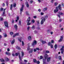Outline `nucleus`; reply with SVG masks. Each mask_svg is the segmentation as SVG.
<instances>
[{"label":"nucleus","instance_id":"obj_28","mask_svg":"<svg viewBox=\"0 0 64 64\" xmlns=\"http://www.w3.org/2000/svg\"><path fill=\"white\" fill-rule=\"evenodd\" d=\"M28 39L29 40H31V37L30 36H29L28 37Z\"/></svg>","mask_w":64,"mask_h":64},{"label":"nucleus","instance_id":"obj_11","mask_svg":"<svg viewBox=\"0 0 64 64\" xmlns=\"http://www.w3.org/2000/svg\"><path fill=\"white\" fill-rule=\"evenodd\" d=\"M56 10H55L54 11V13H56L58 11V7H56Z\"/></svg>","mask_w":64,"mask_h":64},{"label":"nucleus","instance_id":"obj_63","mask_svg":"<svg viewBox=\"0 0 64 64\" xmlns=\"http://www.w3.org/2000/svg\"><path fill=\"white\" fill-rule=\"evenodd\" d=\"M33 17L34 18L36 19V18L37 17V16H33Z\"/></svg>","mask_w":64,"mask_h":64},{"label":"nucleus","instance_id":"obj_19","mask_svg":"<svg viewBox=\"0 0 64 64\" xmlns=\"http://www.w3.org/2000/svg\"><path fill=\"white\" fill-rule=\"evenodd\" d=\"M33 30H34V29H35V26H32V28H31Z\"/></svg>","mask_w":64,"mask_h":64},{"label":"nucleus","instance_id":"obj_2","mask_svg":"<svg viewBox=\"0 0 64 64\" xmlns=\"http://www.w3.org/2000/svg\"><path fill=\"white\" fill-rule=\"evenodd\" d=\"M30 21V17H28L27 20L26 22L27 23V25H30L31 23L29 22Z\"/></svg>","mask_w":64,"mask_h":64},{"label":"nucleus","instance_id":"obj_48","mask_svg":"<svg viewBox=\"0 0 64 64\" xmlns=\"http://www.w3.org/2000/svg\"><path fill=\"white\" fill-rule=\"evenodd\" d=\"M50 47H51L52 48H53V44H51V45Z\"/></svg>","mask_w":64,"mask_h":64},{"label":"nucleus","instance_id":"obj_61","mask_svg":"<svg viewBox=\"0 0 64 64\" xmlns=\"http://www.w3.org/2000/svg\"><path fill=\"white\" fill-rule=\"evenodd\" d=\"M8 2H6V5L7 6H8Z\"/></svg>","mask_w":64,"mask_h":64},{"label":"nucleus","instance_id":"obj_38","mask_svg":"<svg viewBox=\"0 0 64 64\" xmlns=\"http://www.w3.org/2000/svg\"><path fill=\"white\" fill-rule=\"evenodd\" d=\"M22 46H24V42L23 41H22Z\"/></svg>","mask_w":64,"mask_h":64},{"label":"nucleus","instance_id":"obj_5","mask_svg":"<svg viewBox=\"0 0 64 64\" xmlns=\"http://www.w3.org/2000/svg\"><path fill=\"white\" fill-rule=\"evenodd\" d=\"M44 22H45V19L44 18H42V20L41 21V24H43L44 23Z\"/></svg>","mask_w":64,"mask_h":64},{"label":"nucleus","instance_id":"obj_10","mask_svg":"<svg viewBox=\"0 0 64 64\" xmlns=\"http://www.w3.org/2000/svg\"><path fill=\"white\" fill-rule=\"evenodd\" d=\"M4 25L6 27H8V22L7 21L5 22H4Z\"/></svg>","mask_w":64,"mask_h":64},{"label":"nucleus","instance_id":"obj_54","mask_svg":"<svg viewBox=\"0 0 64 64\" xmlns=\"http://www.w3.org/2000/svg\"><path fill=\"white\" fill-rule=\"evenodd\" d=\"M24 62H27V60H24Z\"/></svg>","mask_w":64,"mask_h":64},{"label":"nucleus","instance_id":"obj_43","mask_svg":"<svg viewBox=\"0 0 64 64\" xmlns=\"http://www.w3.org/2000/svg\"><path fill=\"white\" fill-rule=\"evenodd\" d=\"M58 4V2H56L54 4V5L55 6H57Z\"/></svg>","mask_w":64,"mask_h":64},{"label":"nucleus","instance_id":"obj_49","mask_svg":"<svg viewBox=\"0 0 64 64\" xmlns=\"http://www.w3.org/2000/svg\"><path fill=\"white\" fill-rule=\"evenodd\" d=\"M19 16H17L16 18L17 20H19Z\"/></svg>","mask_w":64,"mask_h":64},{"label":"nucleus","instance_id":"obj_50","mask_svg":"<svg viewBox=\"0 0 64 64\" xmlns=\"http://www.w3.org/2000/svg\"><path fill=\"white\" fill-rule=\"evenodd\" d=\"M36 63L37 64H39L40 63V62L39 61H38L36 62Z\"/></svg>","mask_w":64,"mask_h":64},{"label":"nucleus","instance_id":"obj_29","mask_svg":"<svg viewBox=\"0 0 64 64\" xmlns=\"http://www.w3.org/2000/svg\"><path fill=\"white\" fill-rule=\"evenodd\" d=\"M5 59L6 61H8L9 60V59H8V58L7 57H6L5 58Z\"/></svg>","mask_w":64,"mask_h":64},{"label":"nucleus","instance_id":"obj_15","mask_svg":"<svg viewBox=\"0 0 64 64\" xmlns=\"http://www.w3.org/2000/svg\"><path fill=\"white\" fill-rule=\"evenodd\" d=\"M51 59V57H49L47 58V60L48 62H49V61Z\"/></svg>","mask_w":64,"mask_h":64},{"label":"nucleus","instance_id":"obj_17","mask_svg":"<svg viewBox=\"0 0 64 64\" xmlns=\"http://www.w3.org/2000/svg\"><path fill=\"white\" fill-rule=\"evenodd\" d=\"M15 42V39H14L11 42V44H13L14 43V42Z\"/></svg>","mask_w":64,"mask_h":64},{"label":"nucleus","instance_id":"obj_24","mask_svg":"<svg viewBox=\"0 0 64 64\" xmlns=\"http://www.w3.org/2000/svg\"><path fill=\"white\" fill-rule=\"evenodd\" d=\"M14 27L16 30H17V26L16 24H15L14 25Z\"/></svg>","mask_w":64,"mask_h":64},{"label":"nucleus","instance_id":"obj_18","mask_svg":"<svg viewBox=\"0 0 64 64\" xmlns=\"http://www.w3.org/2000/svg\"><path fill=\"white\" fill-rule=\"evenodd\" d=\"M6 54L7 55H8V56H10V55H11V54L10 53V52H6Z\"/></svg>","mask_w":64,"mask_h":64},{"label":"nucleus","instance_id":"obj_46","mask_svg":"<svg viewBox=\"0 0 64 64\" xmlns=\"http://www.w3.org/2000/svg\"><path fill=\"white\" fill-rule=\"evenodd\" d=\"M36 50H38V51H39V50H40V49H39V48H36Z\"/></svg>","mask_w":64,"mask_h":64},{"label":"nucleus","instance_id":"obj_64","mask_svg":"<svg viewBox=\"0 0 64 64\" xmlns=\"http://www.w3.org/2000/svg\"><path fill=\"white\" fill-rule=\"evenodd\" d=\"M59 21L60 22H61V21H62V19H60Z\"/></svg>","mask_w":64,"mask_h":64},{"label":"nucleus","instance_id":"obj_8","mask_svg":"<svg viewBox=\"0 0 64 64\" xmlns=\"http://www.w3.org/2000/svg\"><path fill=\"white\" fill-rule=\"evenodd\" d=\"M37 44V42L36 40H34L32 44V46H34V45Z\"/></svg>","mask_w":64,"mask_h":64},{"label":"nucleus","instance_id":"obj_12","mask_svg":"<svg viewBox=\"0 0 64 64\" xmlns=\"http://www.w3.org/2000/svg\"><path fill=\"white\" fill-rule=\"evenodd\" d=\"M26 4L27 7L28 8L29 6V4H28V2H26Z\"/></svg>","mask_w":64,"mask_h":64},{"label":"nucleus","instance_id":"obj_41","mask_svg":"<svg viewBox=\"0 0 64 64\" xmlns=\"http://www.w3.org/2000/svg\"><path fill=\"white\" fill-rule=\"evenodd\" d=\"M13 34V32H10V35L11 36Z\"/></svg>","mask_w":64,"mask_h":64},{"label":"nucleus","instance_id":"obj_34","mask_svg":"<svg viewBox=\"0 0 64 64\" xmlns=\"http://www.w3.org/2000/svg\"><path fill=\"white\" fill-rule=\"evenodd\" d=\"M0 21H2V20H3V18H2L1 17L0 18Z\"/></svg>","mask_w":64,"mask_h":64},{"label":"nucleus","instance_id":"obj_7","mask_svg":"<svg viewBox=\"0 0 64 64\" xmlns=\"http://www.w3.org/2000/svg\"><path fill=\"white\" fill-rule=\"evenodd\" d=\"M64 46H62V48L60 49V50L61 51L62 54H63L64 52Z\"/></svg>","mask_w":64,"mask_h":64},{"label":"nucleus","instance_id":"obj_20","mask_svg":"<svg viewBox=\"0 0 64 64\" xmlns=\"http://www.w3.org/2000/svg\"><path fill=\"white\" fill-rule=\"evenodd\" d=\"M58 8H59V9L60 10H61V7L60 5V4L59 5Z\"/></svg>","mask_w":64,"mask_h":64},{"label":"nucleus","instance_id":"obj_6","mask_svg":"<svg viewBox=\"0 0 64 64\" xmlns=\"http://www.w3.org/2000/svg\"><path fill=\"white\" fill-rule=\"evenodd\" d=\"M24 5H22V6L21 8H20V14H22V13L23 12V8L24 7Z\"/></svg>","mask_w":64,"mask_h":64},{"label":"nucleus","instance_id":"obj_9","mask_svg":"<svg viewBox=\"0 0 64 64\" xmlns=\"http://www.w3.org/2000/svg\"><path fill=\"white\" fill-rule=\"evenodd\" d=\"M64 36H60V40L58 41L59 42H61L62 41V40Z\"/></svg>","mask_w":64,"mask_h":64},{"label":"nucleus","instance_id":"obj_45","mask_svg":"<svg viewBox=\"0 0 64 64\" xmlns=\"http://www.w3.org/2000/svg\"><path fill=\"white\" fill-rule=\"evenodd\" d=\"M34 32L35 34H36V33H38V32L36 30H34Z\"/></svg>","mask_w":64,"mask_h":64},{"label":"nucleus","instance_id":"obj_3","mask_svg":"<svg viewBox=\"0 0 64 64\" xmlns=\"http://www.w3.org/2000/svg\"><path fill=\"white\" fill-rule=\"evenodd\" d=\"M15 55H16V56H18V55L19 58L20 60V61H22V58H21V56H20V53H16L15 54Z\"/></svg>","mask_w":64,"mask_h":64},{"label":"nucleus","instance_id":"obj_42","mask_svg":"<svg viewBox=\"0 0 64 64\" xmlns=\"http://www.w3.org/2000/svg\"><path fill=\"white\" fill-rule=\"evenodd\" d=\"M49 52H49V51H48V50H46V53H49Z\"/></svg>","mask_w":64,"mask_h":64},{"label":"nucleus","instance_id":"obj_57","mask_svg":"<svg viewBox=\"0 0 64 64\" xmlns=\"http://www.w3.org/2000/svg\"><path fill=\"white\" fill-rule=\"evenodd\" d=\"M34 52H36V51H37V50L36 49H34Z\"/></svg>","mask_w":64,"mask_h":64},{"label":"nucleus","instance_id":"obj_26","mask_svg":"<svg viewBox=\"0 0 64 64\" xmlns=\"http://www.w3.org/2000/svg\"><path fill=\"white\" fill-rule=\"evenodd\" d=\"M54 47L55 49H56L57 48V45L56 44H55L54 45Z\"/></svg>","mask_w":64,"mask_h":64},{"label":"nucleus","instance_id":"obj_30","mask_svg":"<svg viewBox=\"0 0 64 64\" xmlns=\"http://www.w3.org/2000/svg\"><path fill=\"white\" fill-rule=\"evenodd\" d=\"M40 59L39 58V57L38 58V59L40 60V59H43V56H40Z\"/></svg>","mask_w":64,"mask_h":64},{"label":"nucleus","instance_id":"obj_16","mask_svg":"<svg viewBox=\"0 0 64 64\" xmlns=\"http://www.w3.org/2000/svg\"><path fill=\"white\" fill-rule=\"evenodd\" d=\"M40 41L41 42H42L43 44H44V43H46V42H45V41H43L41 40H40Z\"/></svg>","mask_w":64,"mask_h":64},{"label":"nucleus","instance_id":"obj_14","mask_svg":"<svg viewBox=\"0 0 64 64\" xmlns=\"http://www.w3.org/2000/svg\"><path fill=\"white\" fill-rule=\"evenodd\" d=\"M24 53L23 51H22L21 52V57H23V56H24Z\"/></svg>","mask_w":64,"mask_h":64},{"label":"nucleus","instance_id":"obj_47","mask_svg":"<svg viewBox=\"0 0 64 64\" xmlns=\"http://www.w3.org/2000/svg\"><path fill=\"white\" fill-rule=\"evenodd\" d=\"M16 4H14L13 5V7H16Z\"/></svg>","mask_w":64,"mask_h":64},{"label":"nucleus","instance_id":"obj_52","mask_svg":"<svg viewBox=\"0 0 64 64\" xmlns=\"http://www.w3.org/2000/svg\"><path fill=\"white\" fill-rule=\"evenodd\" d=\"M33 0H31L30 1V3L31 4L32 3H33Z\"/></svg>","mask_w":64,"mask_h":64},{"label":"nucleus","instance_id":"obj_55","mask_svg":"<svg viewBox=\"0 0 64 64\" xmlns=\"http://www.w3.org/2000/svg\"><path fill=\"white\" fill-rule=\"evenodd\" d=\"M55 0H52L51 1V2H52V3H53V2H54V1Z\"/></svg>","mask_w":64,"mask_h":64},{"label":"nucleus","instance_id":"obj_44","mask_svg":"<svg viewBox=\"0 0 64 64\" xmlns=\"http://www.w3.org/2000/svg\"><path fill=\"white\" fill-rule=\"evenodd\" d=\"M21 20H19V25H21Z\"/></svg>","mask_w":64,"mask_h":64},{"label":"nucleus","instance_id":"obj_51","mask_svg":"<svg viewBox=\"0 0 64 64\" xmlns=\"http://www.w3.org/2000/svg\"><path fill=\"white\" fill-rule=\"evenodd\" d=\"M26 15H29V14H28V12H26Z\"/></svg>","mask_w":64,"mask_h":64},{"label":"nucleus","instance_id":"obj_1","mask_svg":"<svg viewBox=\"0 0 64 64\" xmlns=\"http://www.w3.org/2000/svg\"><path fill=\"white\" fill-rule=\"evenodd\" d=\"M49 57V56L47 55V54H46L44 55V57L45 59H43V64H46V59L47 57Z\"/></svg>","mask_w":64,"mask_h":64},{"label":"nucleus","instance_id":"obj_31","mask_svg":"<svg viewBox=\"0 0 64 64\" xmlns=\"http://www.w3.org/2000/svg\"><path fill=\"white\" fill-rule=\"evenodd\" d=\"M42 18H44V19H47V18H48V16H44V17H42Z\"/></svg>","mask_w":64,"mask_h":64},{"label":"nucleus","instance_id":"obj_13","mask_svg":"<svg viewBox=\"0 0 64 64\" xmlns=\"http://www.w3.org/2000/svg\"><path fill=\"white\" fill-rule=\"evenodd\" d=\"M18 35H19V33H16L13 36V37H15L16 36H18Z\"/></svg>","mask_w":64,"mask_h":64},{"label":"nucleus","instance_id":"obj_32","mask_svg":"<svg viewBox=\"0 0 64 64\" xmlns=\"http://www.w3.org/2000/svg\"><path fill=\"white\" fill-rule=\"evenodd\" d=\"M47 10V8H45L43 9L44 11H46V10Z\"/></svg>","mask_w":64,"mask_h":64},{"label":"nucleus","instance_id":"obj_33","mask_svg":"<svg viewBox=\"0 0 64 64\" xmlns=\"http://www.w3.org/2000/svg\"><path fill=\"white\" fill-rule=\"evenodd\" d=\"M16 48L18 49V50H20V48L19 46H17L16 47Z\"/></svg>","mask_w":64,"mask_h":64},{"label":"nucleus","instance_id":"obj_35","mask_svg":"<svg viewBox=\"0 0 64 64\" xmlns=\"http://www.w3.org/2000/svg\"><path fill=\"white\" fill-rule=\"evenodd\" d=\"M13 5L12 4H11L10 6V10H12V9L13 7Z\"/></svg>","mask_w":64,"mask_h":64},{"label":"nucleus","instance_id":"obj_53","mask_svg":"<svg viewBox=\"0 0 64 64\" xmlns=\"http://www.w3.org/2000/svg\"><path fill=\"white\" fill-rule=\"evenodd\" d=\"M32 23H34L35 22V20H32Z\"/></svg>","mask_w":64,"mask_h":64},{"label":"nucleus","instance_id":"obj_37","mask_svg":"<svg viewBox=\"0 0 64 64\" xmlns=\"http://www.w3.org/2000/svg\"><path fill=\"white\" fill-rule=\"evenodd\" d=\"M4 37H7V35L6 33H5L4 34Z\"/></svg>","mask_w":64,"mask_h":64},{"label":"nucleus","instance_id":"obj_62","mask_svg":"<svg viewBox=\"0 0 64 64\" xmlns=\"http://www.w3.org/2000/svg\"><path fill=\"white\" fill-rule=\"evenodd\" d=\"M50 33L52 35V34H53V32H50Z\"/></svg>","mask_w":64,"mask_h":64},{"label":"nucleus","instance_id":"obj_40","mask_svg":"<svg viewBox=\"0 0 64 64\" xmlns=\"http://www.w3.org/2000/svg\"><path fill=\"white\" fill-rule=\"evenodd\" d=\"M5 13V12H3V14L2 15V16H5V15L4 14Z\"/></svg>","mask_w":64,"mask_h":64},{"label":"nucleus","instance_id":"obj_56","mask_svg":"<svg viewBox=\"0 0 64 64\" xmlns=\"http://www.w3.org/2000/svg\"><path fill=\"white\" fill-rule=\"evenodd\" d=\"M51 45V42H49L48 43V45L49 46H50V45Z\"/></svg>","mask_w":64,"mask_h":64},{"label":"nucleus","instance_id":"obj_36","mask_svg":"<svg viewBox=\"0 0 64 64\" xmlns=\"http://www.w3.org/2000/svg\"><path fill=\"white\" fill-rule=\"evenodd\" d=\"M30 26H28L27 28V30H29V29H30Z\"/></svg>","mask_w":64,"mask_h":64},{"label":"nucleus","instance_id":"obj_58","mask_svg":"<svg viewBox=\"0 0 64 64\" xmlns=\"http://www.w3.org/2000/svg\"><path fill=\"white\" fill-rule=\"evenodd\" d=\"M5 4L4 3H3L2 4V6H5Z\"/></svg>","mask_w":64,"mask_h":64},{"label":"nucleus","instance_id":"obj_21","mask_svg":"<svg viewBox=\"0 0 64 64\" xmlns=\"http://www.w3.org/2000/svg\"><path fill=\"white\" fill-rule=\"evenodd\" d=\"M22 38H23L22 37L20 38H18V40H19V41H20V42H21V39H22Z\"/></svg>","mask_w":64,"mask_h":64},{"label":"nucleus","instance_id":"obj_39","mask_svg":"<svg viewBox=\"0 0 64 64\" xmlns=\"http://www.w3.org/2000/svg\"><path fill=\"white\" fill-rule=\"evenodd\" d=\"M34 63H36V62H37V61L36 60V59H34Z\"/></svg>","mask_w":64,"mask_h":64},{"label":"nucleus","instance_id":"obj_4","mask_svg":"<svg viewBox=\"0 0 64 64\" xmlns=\"http://www.w3.org/2000/svg\"><path fill=\"white\" fill-rule=\"evenodd\" d=\"M27 50H29V52L30 53H32L33 52V48H31L28 47V48Z\"/></svg>","mask_w":64,"mask_h":64},{"label":"nucleus","instance_id":"obj_60","mask_svg":"<svg viewBox=\"0 0 64 64\" xmlns=\"http://www.w3.org/2000/svg\"><path fill=\"white\" fill-rule=\"evenodd\" d=\"M51 43H54V40H52Z\"/></svg>","mask_w":64,"mask_h":64},{"label":"nucleus","instance_id":"obj_22","mask_svg":"<svg viewBox=\"0 0 64 64\" xmlns=\"http://www.w3.org/2000/svg\"><path fill=\"white\" fill-rule=\"evenodd\" d=\"M58 14H60V15H64V14H63V13L62 12H58Z\"/></svg>","mask_w":64,"mask_h":64},{"label":"nucleus","instance_id":"obj_23","mask_svg":"<svg viewBox=\"0 0 64 64\" xmlns=\"http://www.w3.org/2000/svg\"><path fill=\"white\" fill-rule=\"evenodd\" d=\"M6 10V9H4L3 8H1L0 9V11H2V10H3V11H5V10Z\"/></svg>","mask_w":64,"mask_h":64},{"label":"nucleus","instance_id":"obj_59","mask_svg":"<svg viewBox=\"0 0 64 64\" xmlns=\"http://www.w3.org/2000/svg\"><path fill=\"white\" fill-rule=\"evenodd\" d=\"M40 14L41 15H44V13L43 12H41Z\"/></svg>","mask_w":64,"mask_h":64},{"label":"nucleus","instance_id":"obj_25","mask_svg":"<svg viewBox=\"0 0 64 64\" xmlns=\"http://www.w3.org/2000/svg\"><path fill=\"white\" fill-rule=\"evenodd\" d=\"M58 58L60 60H62V58H61V56H59L58 57Z\"/></svg>","mask_w":64,"mask_h":64},{"label":"nucleus","instance_id":"obj_27","mask_svg":"<svg viewBox=\"0 0 64 64\" xmlns=\"http://www.w3.org/2000/svg\"><path fill=\"white\" fill-rule=\"evenodd\" d=\"M0 60L1 61V62H4V60L3 59V58L0 59Z\"/></svg>","mask_w":64,"mask_h":64}]
</instances>
